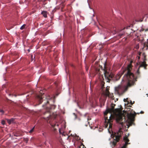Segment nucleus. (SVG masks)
Returning <instances> with one entry per match:
<instances>
[{
	"instance_id": "4be33fe9",
	"label": "nucleus",
	"mask_w": 148,
	"mask_h": 148,
	"mask_svg": "<svg viewBox=\"0 0 148 148\" xmlns=\"http://www.w3.org/2000/svg\"><path fill=\"white\" fill-rule=\"evenodd\" d=\"M144 28H141L140 30H139L140 32L143 31L144 30Z\"/></svg>"
},
{
	"instance_id": "c756f323",
	"label": "nucleus",
	"mask_w": 148,
	"mask_h": 148,
	"mask_svg": "<svg viewBox=\"0 0 148 148\" xmlns=\"http://www.w3.org/2000/svg\"><path fill=\"white\" fill-rule=\"evenodd\" d=\"M14 136H17L15 135H14Z\"/></svg>"
},
{
	"instance_id": "5701e85b",
	"label": "nucleus",
	"mask_w": 148,
	"mask_h": 148,
	"mask_svg": "<svg viewBox=\"0 0 148 148\" xmlns=\"http://www.w3.org/2000/svg\"><path fill=\"white\" fill-rule=\"evenodd\" d=\"M127 99H124V102H125L127 101Z\"/></svg>"
},
{
	"instance_id": "f3484780",
	"label": "nucleus",
	"mask_w": 148,
	"mask_h": 148,
	"mask_svg": "<svg viewBox=\"0 0 148 148\" xmlns=\"http://www.w3.org/2000/svg\"><path fill=\"white\" fill-rule=\"evenodd\" d=\"M1 123L3 125H4L5 124V121L4 120L2 121H1Z\"/></svg>"
},
{
	"instance_id": "20e7f679",
	"label": "nucleus",
	"mask_w": 148,
	"mask_h": 148,
	"mask_svg": "<svg viewBox=\"0 0 148 148\" xmlns=\"http://www.w3.org/2000/svg\"><path fill=\"white\" fill-rule=\"evenodd\" d=\"M123 134V132L121 131L120 129H119L118 132L115 133L114 134L111 135V136L113 139L112 143L114 146H115L116 145L117 143L119 141Z\"/></svg>"
},
{
	"instance_id": "6e6552de",
	"label": "nucleus",
	"mask_w": 148,
	"mask_h": 148,
	"mask_svg": "<svg viewBox=\"0 0 148 148\" xmlns=\"http://www.w3.org/2000/svg\"><path fill=\"white\" fill-rule=\"evenodd\" d=\"M40 94L39 95H37L36 97V98L38 100V101L39 102V104H41L42 101V99H43V97H42V95L43 94H42V93L40 92Z\"/></svg>"
},
{
	"instance_id": "9d476101",
	"label": "nucleus",
	"mask_w": 148,
	"mask_h": 148,
	"mask_svg": "<svg viewBox=\"0 0 148 148\" xmlns=\"http://www.w3.org/2000/svg\"><path fill=\"white\" fill-rule=\"evenodd\" d=\"M41 14L45 18L47 17V12L46 11H44L42 12Z\"/></svg>"
},
{
	"instance_id": "2eb2a0df",
	"label": "nucleus",
	"mask_w": 148,
	"mask_h": 148,
	"mask_svg": "<svg viewBox=\"0 0 148 148\" xmlns=\"http://www.w3.org/2000/svg\"><path fill=\"white\" fill-rule=\"evenodd\" d=\"M35 126H34L32 129H31V130L29 132L30 133H32L34 131V130Z\"/></svg>"
},
{
	"instance_id": "9b49d317",
	"label": "nucleus",
	"mask_w": 148,
	"mask_h": 148,
	"mask_svg": "<svg viewBox=\"0 0 148 148\" xmlns=\"http://www.w3.org/2000/svg\"><path fill=\"white\" fill-rule=\"evenodd\" d=\"M104 94L105 95H106L107 96H109V94H110V92L109 91V90H107L106 89V90L105 91H103Z\"/></svg>"
},
{
	"instance_id": "f257e3e1",
	"label": "nucleus",
	"mask_w": 148,
	"mask_h": 148,
	"mask_svg": "<svg viewBox=\"0 0 148 148\" xmlns=\"http://www.w3.org/2000/svg\"><path fill=\"white\" fill-rule=\"evenodd\" d=\"M132 67V65L130 64H129L127 68L124 69L118 74L116 76L117 80H119L125 72L127 71L126 73L124 75L122 79V81H127L128 82L127 86L125 88L121 86H119L115 88V90L118 94H123L127 90L129 87L134 85L135 82L137 81V78L135 77L134 74L131 72Z\"/></svg>"
},
{
	"instance_id": "412c9836",
	"label": "nucleus",
	"mask_w": 148,
	"mask_h": 148,
	"mask_svg": "<svg viewBox=\"0 0 148 148\" xmlns=\"http://www.w3.org/2000/svg\"><path fill=\"white\" fill-rule=\"evenodd\" d=\"M106 89L107 90H109L110 89V87L107 86L106 87Z\"/></svg>"
},
{
	"instance_id": "393cba45",
	"label": "nucleus",
	"mask_w": 148,
	"mask_h": 148,
	"mask_svg": "<svg viewBox=\"0 0 148 148\" xmlns=\"http://www.w3.org/2000/svg\"><path fill=\"white\" fill-rule=\"evenodd\" d=\"M144 113V112H143V111H141L140 112V114H143V113Z\"/></svg>"
},
{
	"instance_id": "7c9ffc66",
	"label": "nucleus",
	"mask_w": 148,
	"mask_h": 148,
	"mask_svg": "<svg viewBox=\"0 0 148 148\" xmlns=\"http://www.w3.org/2000/svg\"><path fill=\"white\" fill-rule=\"evenodd\" d=\"M148 30V29H147L145 31H147Z\"/></svg>"
},
{
	"instance_id": "f8f14e48",
	"label": "nucleus",
	"mask_w": 148,
	"mask_h": 148,
	"mask_svg": "<svg viewBox=\"0 0 148 148\" xmlns=\"http://www.w3.org/2000/svg\"><path fill=\"white\" fill-rule=\"evenodd\" d=\"M14 119H7V121L8 123L10 124L11 122H12L14 121Z\"/></svg>"
},
{
	"instance_id": "0eeeda50",
	"label": "nucleus",
	"mask_w": 148,
	"mask_h": 148,
	"mask_svg": "<svg viewBox=\"0 0 148 148\" xmlns=\"http://www.w3.org/2000/svg\"><path fill=\"white\" fill-rule=\"evenodd\" d=\"M123 139L125 141V144L123 146V148H125L127 145L130 144V143H128V142L129 141V140L126 136L124 137Z\"/></svg>"
},
{
	"instance_id": "a878e982",
	"label": "nucleus",
	"mask_w": 148,
	"mask_h": 148,
	"mask_svg": "<svg viewBox=\"0 0 148 148\" xmlns=\"http://www.w3.org/2000/svg\"><path fill=\"white\" fill-rule=\"evenodd\" d=\"M104 85H102V86H101V88L103 89V87H104Z\"/></svg>"
},
{
	"instance_id": "aec40b11",
	"label": "nucleus",
	"mask_w": 148,
	"mask_h": 148,
	"mask_svg": "<svg viewBox=\"0 0 148 148\" xmlns=\"http://www.w3.org/2000/svg\"><path fill=\"white\" fill-rule=\"evenodd\" d=\"M25 26L26 25L25 24H23L21 27L20 28H24L25 27Z\"/></svg>"
},
{
	"instance_id": "dca6fc26",
	"label": "nucleus",
	"mask_w": 148,
	"mask_h": 148,
	"mask_svg": "<svg viewBox=\"0 0 148 148\" xmlns=\"http://www.w3.org/2000/svg\"><path fill=\"white\" fill-rule=\"evenodd\" d=\"M140 67H139V68H138V70H137V72H136V73L138 74H139V73H140V72H139V69H140Z\"/></svg>"
},
{
	"instance_id": "a211bd4d",
	"label": "nucleus",
	"mask_w": 148,
	"mask_h": 148,
	"mask_svg": "<svg viewBox=\"0 0 148 148\" xmlns=\"http://www.w3.org/2000/svg\"><path fill=\"white\" fill-rule=\"evenodd\" d=\"M46 98L48 100L49 99H51V97L50 96H48L46 97Z\"/></svg>"
},
{
	"instance_id": "c85d7f7f",
	"label": "nucleus",
	"mask_w": 148,
	"mask_h": 148,
	"mask_svg": "<svg viewBox=\"0 0 148 148\" xmlns=\"http://www.w3.org/2000/svg\"><path fill=\"white\" fill-rule=\"evenodd\" d=\"M23 29H24V28H20V29H22V30Z\"/></svg>"
},
{
	"instance_id": "f03ea898",
	"label": "nucleus",
	"mask_w": 148,
	"mask_h": 148,
	"mask_svg": "<svg viewBox=\"0 0 148 148\" xmlns=\"http://www.w3.org/2000/svg\"><path fill=\"white\" fill-rule=\"evenodd\" d=\"M116 105L113 103L111 104V108H108L106 111L104 113V118L105 120V126L107 127L108 125H109V128H111L112 127V119L111 117L112 113H115L119 110V109H114Z\"/></svg>"
},
{
	"instance_id": "423d86ee",
	"label": "nucleus",
	"mask_w": 148,
	"mask_h": 148,
	"mask_svg": "<svg viewBox=\"0 0 148 148\" xmlns=\"http://www.w3.org/2000/svg\"><path fill=\"white\" fill-rule=\"evenodd\" d=\"M134 113H128L127 114L128 119L132 122H133L134 121L135 116L136 114L135 112H134Z\"/></svg>"
},
{
	"instance_id": "bb28decb",
	"label": "nucleus",
	"mask_w": 148,
	"mask_h": 148,
	"mask_svg": "<svg viewBox=\"0 0 148 148\" xmlns=\"http://www.w3.org/2000/svg\"><path fill=\"white\" fill-rule=\"evenodd\" d=\"M47 120H49V119L50 117H49H49H47Z\"/></svg>"
},
{
	"instance_id": "cd10ccee",
	"label": "nucleus",
	"mask_w": 148,
	"mask_h": 148,
	"mask_svg": "<svg viewBox=\"0 0 148 148\" xmlns=\"http://www.w3.org/2000/svg\"><path fill=\"white\" fill-rule=\"evenodd\" d=\"M131 30H132V31H133V32H135V31H134L132 29H131Z\"/></svg>"
},
{
	"instance_id": "6ab92c4d",
	"label": "nucleus",
	"mask_w": 148,
	"mask_h": 148,
	"mask_svg": "<svg viewBox=\"0 0 148 148\" xmlns=\"http://www.w3.org/2000/svg\"><path fill=\"white\" fill-rule=\"evenodd\" d=\"M0 112H1L3 114L4 113V111L3 110L0 109Z\"/></svg>"
},
{
	"instance_id": "b1692460",
	"label": "nucleus",
	"mask_w": 148,
	"mask_h": 148,
	"mask_svg": "<svg viewBox=\"0 0 148 148\" xmlns=\"http://www.w3.org/2000/svg\"><path fill=\"white\" fill-rule=\"evenodd\" d=\"M49 103V101L48 100H47V101L46 103L45 104V105H46L47 104Z\"/></svg>"
},
{
	"instance_id": "39448f33",
	"label": "nucleus",
	"mask_w": 148,
	"mask_h": 148,
	"mask_svg": "<svg viewBox=\"0 0 148 148\" xmlns=\"http://www.w3.org/2000/svg\"><path fill=\"white\" fill-rule=\"evenodd\" d=\"M116 120L117 123L122 126L126 121L125 117L123 114H119L117 116Z\"/></svg>"
},
{
	"instance_id": "2f4dec72",
	"label": "nucleus",
	"mask_w": 148,
	"mask_h": 148,
	"mask_svg": "<svg viewBox=\"0 0 148 148\" xmlns=\"http://www.w3.org/2000/svg\"><path fill=\"white\" fill-rule=\"evenodd\" d=\"M130 26H129L128 27H130Z\"/></svg>"
},
{
	"instance_id": "473e14b6",
	"label": "nucleus",
	"mask_w": 148,
	"mask_h": 148,
	"mask_svg": "<svg viewBox=\"0 0 148 148\" xmlns=\"http://www.w3.org/2000/svg\"><path fill=\"white\" fill-rule=\"evenodd\" d=\"M9 95H11L10 94H9Z\"/></svg>"
},
{
	"instance_id": "7ed1b4c3",
	"label": "nucleus",
	"mask_w": 148,
	"mask_h": 148,
	"mask_svg": "<svg viewBox=\"0 0 148 148\" xmlns=\"http://www.w3.org/2000/svg\"><path fill=\"white\" fill-rule=\"evenodd\" d=\"M100 68H101V70L103 71L106 82H109L114 77V75L108 70L106 67V63L104 64L103 68L101 66H100L95 68V74H98L99 75H103Z\"/></svg>"
},
{
	"instance_id": "ddd939ff",
	"label": "nucleus",
	"mask_w": 148,
	"mask_h": 148,
	"mask_svg": "<svg viewBox=\"0 0 148 148\" xmlns=\"http://www.w3.org/2000/svg\"><path fill=\"white\" fill-rule=\"evenodd\" d=\"M79 148H86V147L82 143H81V144L80 145L79 147Z\"/></svg>"
},
{
	"instance_id": "4468645a",
	"label": "nucleus",
	"mask_w": 148,
	"mask_h": 148,
	"mask_svg": "<svg viewBox=\"0 0 148 148\" xmlns=\"http://www.w3.org/2000/svg\"><path fill=\"white\" fill-rule=\"evenodd\" d=\"M29 139L27 138H23V140L26 143H27Z\"/></svg>"
},
{
	"instance_id": "72a5a7b5",
	"label": "nucleus",
	"mask_w": 148,
	"mask_h": 148,
	"mask_svg": "<svg viewBox=\"0 0 148 148\" xmlns=\"http://www.w3.org/2000/svg\"><path fill=\"white\" fill-rule=\"evenodd\" d=\"M133 32H131V33H133Z\"/></svg>"
},
{
	"instance_id": "1a4fd4ad",
	"label": "nucleus",
	"mask_w": 148,
	"mask_h": 148,
	"mask_svg": "<svg viewBox=\"0 0 148 148\" xmlns=\"http://www.w3.org/2000/svg\"><path fill=\"white\" fill-rule=\"evenodd\" d=\"M147 66V64H146L145 62H143L140 66L139 67H144L145 69H146V67Z\"/></svg>"
}]
</instances>
